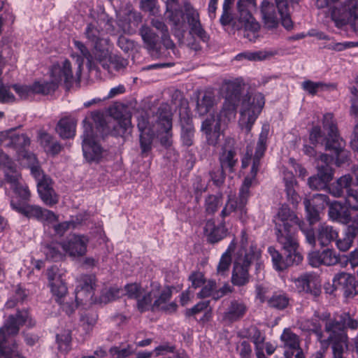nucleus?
Returning a JSON list of instances; mask_svg holds the SVG:
<instances>
[{"instance_id":"4c0bfd02","label":"nucleus","mask_w":358,"mask_h":358,"mask_svg":"<svg viewBox=\"0 0 358 358\" xmlns=\"http://www.w3.org/2000/svg\"><path fill=\"white\" fill-rule=\"evenodd\" d=\"M236 245V243L234 239L228 246L227 250L222 254L217 266V275L223 276L228 272L231 264V254L235 250Z\"/></svg>"},{"instance_id":"473e14b6","label":"nucleus","mask_w":358,"mask_h":358,"mask_svg":"<svg viewBox=\"0 0 358 358\" xmlns=\"http://www.w3.org/2000/svg\"><path fill=\"white\" fill-rule=\"evenodd\" d=\"M204 231L210 243H217L222 240L227 234V230L223 224L215 226L213 220H208L205 224Z\"/></svg>"},{"instance_id":"a19ab883","label":"nucleus","mask_w":358,"mask_h":358,"mask_svg":"<svg viewBox=\"0 0 358 358\" xmlns=\"http://www.w3.org/2000/svg\"><path fill=\"white\" fill-rule=\"evenodd\" d=\"M273 54L271 52L266 50H259L255 52H244L237 55L235 57L237 61H242L246 59L248 61H263L271 57Z\"/></svg>"},{"instance_id":"b1692460","label":"nucleus","mask_w":358,"mask_h":358,"mask_svg":"<svg viewBox=\"0 0 358 358\" xmlns=\"http://www.w3.org/2000/svg\"><path fill=\"white\" fill-rule=\"evenodd\" d=\"M93 45V59L94 58L103 68H107L111 45L108 38H102L92 43Z\"/></svg>"},{"instance_id":"c9c22d12","label":"nucleus","mask_w":358,"mask_h":358,"mask_svg":"<svg viewBox=\"0 0 358 358\" xmlns=\"http://www.w3.org/2000/svg\"><path fill=\"white\" fill-rule=\"evenodd\" d=\"M357 235V230L352 225H349L343 238L336 239V245L342 252L348 251L352 245L353 241Z\"/></svg>"},{"instance_id":"680f3d73","label":"nucleus","mask_w":358,"mask_h":358,"mask_svg":"<svg viewBox=\"0 0 358 358\" xmlns=\"http://www.w3.org/2000/svg\"><path fill=\"white\" fill-rule=\"evenodd\" d=\"M98 315L94 312H88L81 316L82 325L86 331H90L96 324Z\"/></svg>"},{"instance_id":"4468645a","label":"nucleus","mask_w":358,"mask_h":358,"mask_svg":"<svg viewBox=\"0 0 358 358\" xmlns=\"http://www.w3.org/2000/svg\"><path fill=\"white\" fill-rule=\"evenodd\" d=\"M358 14V0H341L331 10V18L337 27L347 24L352 15Z\"/></svg>"},{"instance_id":"5fc2aeb1","label":"nucleus","mask_w":358,"mask_h":358,"mask_svg":"<svg viewBox=\"0 0 358 358\" xmlns=\"http://www.w3.org/2000/svg\"><path fill=\"white\" fill-rule=\"evenodd\" d=\"M305 208L307 213V218L310 222V224L315 223L319 220V213L318 209L315 205L311 203V201L308 199H306L303 201Z\"/></svg>"},{"instance_id":"79ce46f5","label":"nucleus","mask_w":358,"mask_h":358,"mask_svg":"<svg viewBox=\"0 0 358 358\" xmlns=\"http://www.w3.org/2000/svg\"><path fill=\"white\" fill-rule=\"evenodd\" d=\"M289 301V297L285 293L275 292L267 299V304L270 308L283 310L287 307Z\"/></svg>"},{"instance_id":"f704fd0d","label":"nucleus","mask_w":358,"mask_h":358,"mask_svg":"<svg viewBox=\"0 0 358 358\" xmlns=\"http://www.w3.org/2000/svg\"><path fill=\"white\" fill-rule=\"evenodd\" d=\"M76 122L69 118L61 119L56 127V131L62 138H71L76 135Z\"/></svg>"},{"instance_id":"58836bf2","label":"nucleus","mask_w":358,"mask_h":358,"mask_svg":"<svg viewBox=\"0 0 358 358\" xmlns=\"http://www.w3.org/2000/svg\"><path fill=\"white\" fill-rule=\"evenodd\" d=\"M337 237L338 232L332 227L327 224L320 225L317 229V240L321 246L328 245Z\"/></svg>"},{"instance_id":"864d4df0","label":"nucleus","mask_w":358,"mask_h":358,"mask_svg":"<svg viewBox=\"0 0 358 358\" xmlns=\"http://www.w3.org/2000/svg\"><path fill=\"white\" fill-rule=\"evenodd\" d=\"M113 127L117 134H124L131 126V117L129 116H121L117 118Z\"/></svg>"},{"instance_id":"423d86ee","label":"nucleus","mask_w":358,"mask_h":358,"mask_svg":"<svg viewBox=\"0 0 358 358\" xmlns=\"http://www.w3.org/2000/svg\"><path fill=\"white\" fill-rule=\"evenodd\" d=\"M24 164L37 182L38 192L43 201L49 206L57 203L59 197L52 188V179L43 173L36 155L24 150Z\"/></svg>"},{"instance_id":"37998d69","label":"nucleus","mask_w":358,"mask_h":358,"mask_svg":"<svg viewBox=\"0 0 358 358\" xmlns=\"http://www.w3.org/2000/svg\"><path fill=\"white\" fill-rule=\"evenodd\" d=\"M140 34L146 48L148 50H153L155 48L158 40L157 35L147 26H143L141 28Z\"/></svg>"},{"instance_id":"1a4fd4ad","label":"nucleus","mask_w":358,"mask_h":358,"mask_svg":"<svg viewBox=\"0 0 358 358\" xmlns=\"http://www.w3.org/2000/svg\"><path fill=\"white\" fill-rule=\"evenodd\" d=\"M322 320L324 326V332L329 335L331 342H337V339L343 338L344 343L348 346V336L346 329L356 330L358 328V320L349 313H344L337 320L331 317L330 314L324 315Z\"/></svg>"},{"instance_id":"bb28decb","label":"nucleus","mask_w":358,"mask_h":358,"mask_svg":"<svg viewBox=\"0 0 358 358\" xmlns=\"http://www.w3.org/2000/svg\"><path fill=\"white\" fill-rule=\"evenodd\" d=\"M0 144L6 148L21 151L22 148V134L16 129H11L0 135Z\"/></svg>"},{"instance_id":"393cba45","label":"nucleus","mask_w":358,"mask_h":358,"mask_svg":"<svg viewBox=\"0 0 358 358\" xmlns=\"http://www.w3.org/2000/svg\"><path fill=\"white\" fill-rule=\"evenodd\" d=\"M247 309V306L243 301L232 300L224 313L223 320L229 322H236L245 315Z\"/></svg>"},{"instance_id":"3c124183","label":"nucleus","mask_w":358,"mask_h":358,"mask_svg":"<svg viewBox=\"0 0 358 358\" xmlns=\"http://www.w3.org/2000/svg\"><path fill=\"white\" fill-rule=\"evenodd\" d=\"M222 204V199L221 196L210 195L206 199V211L208 214H213L217 210Z\"/></svg>"},{"instance_id":"49530a36","label":"nucleus","mask_w":358,"mask_h":358,"mask_svg":"<svg viewBox=\"0 0 358 358\" xmlns=\"http://www.w3.org/2000/svg\"><path fill=\"white\" fill-rule=\"evenodd\" d=\"M166 12L169 13V18L177 25L180 20L182 11L177 0L166 1Z\"/></svg>"},{"instance_id":"c85d7f7f","label":"nucleus","mask_w":358,"mask_h":358,"mask_svg":"<svg viewBox=\"0 0 358 358\" xmlns=\"http://www.w3.org/2000/svg\"><path fill=\"white\" fill-rule=\"evenodd\" d=\"M257 4L255 0H239L237 2L238 16L234 22H248L255 20L252 13L256 10Z\"/></svg>"},{"instance_id":"bf43d9fd","label":"nucleus","mask_w":358,"mask_h":358,"mask_svg":"<svg viewBox=\"0 0 358 358\" xmlns=\"http://www.w3.org/2000/svg\"><path fill=\"white\" fill-rule=\"evenodd\" d=\"M59 248H62L61 243L47 246L44 250L46 257L55 262L62 259L63 254L60 252Z\"/></svg>"},{"instance_id":"f257e3e1","label":"nucleus","mask_w":358,"mask_h":358,"mask_svg":"<svg viewBox=\"0 0 358 358\" xmlns=\"http://www.w3.org/2000/svg\"><path fill=\"white\" fill-rule=\"evenodd\" d=\"M241 85V80L238 79L224 80L225 99L217 118L212 116L202 122L201 131L210 145L217 144L221 135V124H227L235 119Z\"/></svg>"},{"instance_id":"6e6d98bb","label":"nucleus","mask_w":358,"mask_h":358,"mask_svg":"<svg viewBox=\"0 0 358 358\" xmlns=\"http://www.w3.org/2000/svg\"><path fill=\"white\" fill-rule=\"evenodd\" d=\"M217 289V284L214 280H208L205 281V283L202 285L201 291L197 294V297L200 299L212 296Z\"/></svg>"},{"instance_id":"7ed1b4c3","label":"nucleus","mask_w":358,"mask_h":358,"mask_svg":"<svg viewBox=\"0 0 358 358\" xmlns=\"http://www.w3.org/2000/svg\"><path fill=\"white\" fill-rule=\"evenodd\" d=\"M78 67L73 74L71 64L64 59L55 64L50 71V80L36 81L32 85L24 87V99L31 97L35 94H49L54 92L59 85L64 82L67 86L73 82H79L81 77L83 59H78Z\"/></svg>"},{"instance_id":"5701e85b","label":"nucleus","mask_w":358,"mask_h":358,"mask_svg":"<svg viewBox=\"0 0 358 358\" xmlns=\"http://www.w3.org/2000/svg\"><path fill=\"white\" fill-rule=\"evenodd\" d=\"M158 124L161 127L160 142L161 144L169 148L172 144V118L169 111L160 112L158 117Z\"/></svg>"},{"instance_id":"de8ad7c7","label":"nucleus","mask_w":358,"mask_h":358,"mask_svg":"<svg viewBox=\"0 0 358 358\" xmlns=\"http://www.w3.org/2000/svg\"><path fill=\"white\" fill-rule=\"evenodd\" d=\"M328 113H327V115ZM326 115V114L324 115V117H323V126H324V116ZM324 128L325 129H327L328 130V136H329V138H323V137L322 136V134H321V129L319 127H314L310 133V141H311V143L313 144V145H317L318 143H320V141H325L326 143H325V147L327 148V143L328 141H329L331 144H333V138L329 135V132H330V130H329V126H327V127H324ZM321 143L322 144V142H321Z\"/></svg>"},{"instance_id":"f3484780","label":"nucleus","mask_w":358,"mask_h":358,"mask_svg":"<svg viewBox=\"0 0 358 358\" xmlns=\"http://www.w3.org/2000/svg\"><path fill=\"white\" fill-rule=\"evenodd\" d=\"M151 287H152V294L154 301L152 306V310H156L162 309L167 312H173L176 310L177 305L174 302L166 303L170 300L172 292L169 287H162L158 283H152Z\"/></svg>"},{"instance_id":"e2e57ef3","label":"nucleus","mask_w":358,"mask_h":358,"mask_svg":"<svg viewBox=\"0 0 358 358\" xmlns=\"http://www.w3.org/2000/svg\"><path fill=\"white\" fill-rule=\"evenodd\" d=\"M85 35L92 43L103 38V33L98 29L97 25L92 23L87 25Z\"/></svg>"},{"instance_id":"c03bdc74","label":"nucleus","mask_w":358,"mask_h":358,"mask_svg":"<svg viewBox=\"0 0 358 358\" xmlns=\"http://www.w3.org/2000/svg\"><path fill=\"white\" fill-rule=\"evenodd\" d=\"M245 205H240V199L236 200L234 198L229 196V199L225 206L221 211V216L224 218L234 211H239L241 215L246 213Z\"/></svg>"},{"instance_id":"2eb2a0df","label":"nucleus","mask_w":358,"mask_h":358,"mask_svg":"<svg viewBox=\"0 0 358 358\" xmlns=\"http://www.w3.org/2000/svg\"><path fill=\"white\" fill-rule=\"evenodd\" d=\"M64 275V272L55 266H51L47 271L49 287L58 303H62V299L66 298L68 293Z\"/></svg>"},{"instance_id":"4be33fe9","label":"nucleus","mask_w":358,"mask_h":358,"mask_svg":"<svg viewBox=\"0 0 358 358\" xmlns=\"http://www.w3.org/2000/svg\"><path fill=\"white\" fill-rule=\"evenodd\" d=\"M185 11L187 22L190 27V33L197 36L203 43H207L209 36L201 26L199 12L190 5L185 6Z\"/></svg>"},{"instance_id":"412c9836","label":"nucleus","mask_w":358,"mask_h":358,"mask_svg":"<svg viewBox=\"0 0 358 358\" xmlns=\"http://www.w3.org/2000/svg\"><path fill=\"white\" fill-rule=\"evenodd\" d=\"M308 261L313 267H317L321 264L334 266L340 262V255L332 249H326L322 252L315 250L308 254Z\"/></svg>"},{"instance_id":"6e6552de","label":"nucleus","mask_w":358,"mask_h":358,"mask_svg":"<svg viewBox=\"0 0 358 358\" xmlns=\"http://www.w3.org/2000/svg\"><path fill=\"white\" fill-rule=\"evenodd\" d=\"M277 241L285 252V257H283L274 247L268 248V252L271 257L273 268L276 271L285 270L291 265L298 264L302 261L303 257L298 251L297 239H289V238L280 235V237H277Z\"/></svg>"},{"instance_id":"2f4dec72","label":"nucleus","mask_w":358,"mask_h":358,"mask_svg":"<svg viewBox=\"0 0 358 358\" xmlns=\"http://www.w3.org/2000/svg\"><path fill=\"white\" fill-rule=\"evenodd\" d=\"M216 105L215 95L212 92L206 91L199 97L196 101V110L201 116L209 113Z\"/></svg>"},{"instance_id":"9d476101","label":"nucleus","mask_w":358,"mask_h":358,"mask_svg":"<svg viewBox=\"0 0 358 358\" xmlns=\"http://www.w3.org/2000/svg\"><path fill=\"white\" fill-rule=\"evenodd\" d=\"M278 13L275 10L273 4L268 1H264L261 6V13L265 26L273 29L278 27L279 19L278 14L280 16L282 25L287 30L292 29L293 23L290 17L287 2L285 0H276Z\"/></svg>"},{"instance_id":"13d9d810","label":"nucleus","mask_w":358,"mask_h":358,"mask_svg":"<svg viewBox=\"0 0 358 358\" xmlns=\"http://www.w3.org/2000/svg\"><path fill=\"white\" fill-rule=\"evenodd\" d=\"M57 342L60 351L66 352L69 350L71 336L69 330L64 331L62 334L57 335Z\"/></svg>"},{"instance_id":"0eeeda50","label":"nucleus","mask_w":358,"mask_h":358,"mask_svg":"<svg viewBox=\"0 0 358 358\" xmlns=\"http://www.w3.org/2000/svg\"><path fill=\"white\" fill-rule=\"evenodd\" d=\"M0 168L3 169L6 182L10 187V206L17 213H22L21 172L14 167L10 159L1 150Z\"/></svg>"},{"instance_id":"cd10ccee","label":"nucleus","mask_w":358,"mask_h":358,"mask_svg":"<svg viewBox=\"0 0 358 358\" xmlns=\"http://www.w3.org/2000/svg\"><path fill=\"white\" fill-rule=\"evenodd\" d=\"M329 216L332 220L344 224H348L352 220L349 209L338 201L329 204Z\"/></svg>"},{"instance_id":"20e7f679","label":"nucleus","mask_w":358,"mask_h":358,"mask_svg":"<svg viewBox=\"0 0 358 358\" xmlns=\"http://www.w3.org/2000/svg\"><path fill=\"white\" fill-rule=\"evenodd\" d=\"M327 126H329V135L333 138V144L329 141H327V150L332 151L333 153L331 155L327 154L320 155L317 175L329 184L334 178L333 169L329 164L334 159L338 165L343 163L348 159L349 152L344 149V143L338 136L337 127L334 124L332 114L324 116V127Z\"/></svg>"},{"instance_id":"338daca9","label":"nucleus","mask_w":358,"mask_h":358,"mask_svg":"<svg viewBox=\"0 0 358 358\" xmlns=\"http://www.w3.org/2000/svg\"><path fill=\"white\" fill-rule=\"evenodd\" d=\"M73 43L77 50L80 52L83 57L87 60L89 66L91 68L93 63V55L90 52L88 48L85 45V44L77 40H74Z\"/></svg>"},{"instance_id":"f03ea898","label":"nucleus","mask_w":358,"mask_h":358,"mask_svg":"<svg viewBox=\"0 0 358 358\" xmlns=\"http://www.w3.org/2000/svg\"><path fill=\"white\" fill-rule=\"evenodd\" d=\"M262 251L255 241L248 235L245 230L241 232L238 248L236 253L231 275V282L236 286H243L250 280L249 268L255 264L257 269L262 266L261 262Z\"/></svg>"},{"instance_id":"f8f14e48","label":"nucleus","mask_w":358,"mask_h":358,"mask_svg":"<svg viewBox=\"0 0 358 358\" xmlns=\"http://www.w3.org/2000/svg\"><path fill=\"white\" fill-rule=\"evenodd\" d=\"M274 222L275 224L276 236H282L289 239H296L295 236V227H301L300 221L295 213L285 205L279 209Z\"/></svg>"},{"instance_id":"e433bc0d","label":"nucleus","mask_w":358,"mask_h":358,"mask_svg":"<svg viewBox=\"0 0 358 358\" xmlns=\"http://www.w3.org/2000/svg\"><path fill=\"white\" fill-rule=\"evenodd\" d=\"M280 341L282 343V347L289 352L299 350L300 340L299 336L292 332L290 329H285L280 336Z\"/></svg>"},{"instance_id":"4d7b16f0","label":"nucleus","mask_w":358,"mask_h":358,"mask_svg":"<svg viewBox=\"0 0 358 358\" xmlns=\"http://www.w3.org/2000/svg\"><path fill=\"white\" fill-rule=\"evenodd\" d=\"M120 295V290L116 287H110L105 289L102 291L99 297L100 302L107 303L112 301L115 300Z\"/></svg>"},{"instance_id":"dca6fc26","label":"nucleus","mask_w":358,"mask_h":358,"mask_svg":"<svg viewBox=\"0 0 358 358\" xmlns=\"http://www.w3.org/2000/svg\"><path fill=\"white\" fill-rule=\"evenodd\" d=\"M89 238L85 235L71 234L61 243L63 251L71 257H80L87 252Z\"/></svg>"},{"instance_id":"7c9ffc66","label":"nucleus","mask_w":358,"mask_h":358,"mask_svg":"<svg viewBox=\"0 0 358 358\" xmlns=\"http://www.w3.org/2000/svg\"><path fill=\"white\" fill-rule=\"evenodd\" d=\"M352 178L347 174L339 178L336 182L328 185L327 189L329 193L336 198L341 197L343 195L344 190L346 192L352 185Z\"/></svg>"},{"instance_id":"ea45409f","label":"nucleus","mask_w":358,"mask_h":358,"mask_svg":"<svg viewBox=\"0 0 358 358\" xmlns=\"http://www.w3.org/2000/svg\"><path fill=\"white\" fill-rule=\"evenodd\" d=\"M180 122L182 127L181 138L182 143L186 146H190L193 143L194 135V127L192 120L189 117H182Z\"/></svg>"},{"instance_id":"39448f33","label":"nucleus","mask_w":358,"mask_h":358,"mask_svg":"<svg viewBox=\"0 0 358 358\" xmlns=\"http://www.w3.org/2000/svg\"><path fill=\"white\" fill-rule=\"evenodd\" d=\"M236 79L241 80V87L239 94V101L236 106L240 103V117L238 124L242 129L249 132L265 104L264 95L260 92L247 94L241 96L244 83L242 78Z\"/></svg>"},{"instance_id":"69168bd1","label":"nucleus","mask_w":358,"mask_h":358,"mask_svg":"<svg viewBox=\"0 0 358 358\" xmlns=\"http://www.w3.org/2000/svg\"><path fill=\"white\" fill-rule=\"evenodd\" d=\"M308 184L310 188L315 190L327 189L328 186V184L317 175L310 177Z\"/></svg>"},{"instance_id":"a878e982","label":"nucleus","mask_w":358,"mask_h":358,"mask_svg":"<svg viewBox=\"0 0 358 358\" xmlns=\"http://www.w3.org/2000/svg\"><path fill=\"white\" fill-rule=\"evenodd\" d=\"M233 28L237 31H243V35L250 41H255L259 37V24L256 20L248 22H233Z\"/></svg>"},{"instance_id":"a18cd8bd","label":"nucleus","mask_w":358,"mask_h":358,"mask_svg":"<svg viewBox=\"0 0 358 358\" xmlns=\"http://www.w3.org/2000/svg\"><path fill=\"white\" fill-rule=\"evenodd\" d=\"M345 204L348 208L354 211H358V185L353 184L350 186L346 192Z\"/></svg>"},{"instance_id":"603ef678","label":"nucleus","mask_w":358,"mask_h":358,"mask_svg":"<svg viewBox=\"0 0 358 358\" xmlns=\"http://www.w3.org/2000/svg\"><path fill=\"white\" fill-rule=\"evenodd\" d=\"M155 131L140 134V146L141 153L147 155L152 149Z\"/></svg>"},{"instance_id":"6ab92c4d","label":"nucleus","mask_w":358,"mask_h":358,"mask_svg":"<svg viewBox=\"0 0 358 358\" xmlns=\"http://www.w3.org/2000/svg\"><path fill=\"white\" fill-rule=\"evenodd\" d=\"M326 314L327 313H323L321 317L315 316L311 319L303 320L300 324V327L302 330L314 333L322 347L324 348H327L331 343V341H329V335H327V337L325 338L324 334L325 332L324 331H322V324L320 322V320L323 322L322 317L324 315ZM322 323L324 324V322Z\"/></svg>"},{"instance_id":"ddd939ff","label":"nucleus","mask_w":358,"mask_h":358,"mask_svg":"<svg viewBox=\"0 0 358 358\" xmlns=\"http://www.w3.org/2000/svg\"><path fill=\"white\" fill-rule=\"evenodd\" d=\"M83 152L85 160L92 163L99 162L103 157L105 150L95 139L92 126L84 121L83 135Z\"/></svg>"},{"instance_id":"774afa93","label":"nucleus","mask_w":358,"mask_h":358,"mask_svg":"<svg viewBox=\"0 0 358 358\" xmlns=\"http://www.w3.org/2000/svg\"><path fill=\"white\" fill-rule=\"evenodd\" d=\"M310 200L317 208L323 209L325 206L331 204L328 196L323 194H315Z\"/></svg>"},{"instance_id":"aec40b11","label":"nucleus","mask_w":358,"mask_h":358,"mask_svg":"<svg viewBox=\"0 0 358 358\" xmlns=\"http://www.w3.org/2000/svg\"><path fill=\"white\" fill-rule=\"evenodd\" d=\"M22 322V317L20 312H18L15 315H10L3 326L0 328V355L3 354L8 337L15 336L19 332Z\"/></svg>"},{"instance_id":"8fccbe9b","label":"nucleus","mask_w":358,"mask_h":358,"mask_svg":"<svg viewBox=\"0 0 358 358\" xmlns=\"http://www.w3.org/2000/svg\"><path fill=\"white\" fill-rule=\"evenodd\" d=\"M354 280H355V278L352 275L345 272H341L334 275L333 278V285L336 288L341 287L343 289L350 284V282H354Z\"/></svg>"},{"instance_id":"c756f323","label":"nucleus","mask_w":358,"mask_h":358,"mask_svg":"<svg viewBox=\"0 0 358 358\" xmlns=\"http://www.w3.org/2000/svg\"><path fill=\"white\" fill-rule=\"evenodd\" d=\"M301 87L309 95L315 96L320 92L335 90L337 86L335 83L314 82L310 80H306L301 83Z\"/></svg>"},{"instance_id":"09e8293b","label":"nucleus","mask_w":358,"mask_h":358,"mask_svg":"<svg viewBox=\"0 0 358 358\" xmlns=\"http://www.w3.org/2000/svg\"><path fill=\"white\" fill-rule=\"evenodd\" d=\"M154 299L152 294V287H151V290L143 293V290L142 291V294L137 299V307L138 309L141 312H144L150 309L152 310V299Z\"/></svg>"},{"instance_id":"a211bd4d","label":"nucleus","mask_w":358,"mask_h":358,"mask_svg":"<svg viewBox=\"0 0 358 358\" xmlns=\"http://www.w3.org/2000/svg\"><path fill=\"white\" fill-rule=\"evenodd\" d=\"M291 280L299 292L308 293L314 297L318 296L321 293L317 277L313 273H305L297 278L293 277Z\"/></svg>"},{"instance_id":"72a5a7b5","label":"nucleus","mask_w":358,"mask_h":358,"mask_svg":"<svg viewBox=\"0 0 358 358\" xmlns=\"http://www.w3.org/2000/svg\"><path fill=\"white\" fill-rule=\"evenodd\" d=\"M237 162L238 158L236 157V149L233 147L225 145L220 155V167L232 171Z\"/></svg>"},{"instance_id":"9b49d317","label":"nucleus","mask_w":358,"mask_h":358,"mask_svg":"<svg viewBox=\"0 0 358 358\" xmlns=\"http://www.w3.org/2000/svg\"><path fill=\"white\" fill-rule=\"evenodd\" d=\"M268 134V129L266 126H263L259 140L255 148V153L252 157V166L250 174L246 176L243 180V185L239 191L238 199H240V205H246L250 194V187L255 180L256 175L259 171L260 159L263 157L266 148V140Z\"/></svg>"},{"instance_id":"0e129e2a","label":"nucleus","mask_w":358,"mask_h":358,"mask_svg":"<svg viewBox=\"0 0 358 358\" xmlns=\"http://www.w3.org/2000/svg\"><path fill=\"white\" fill-rule=\"evenodd\" d=\"M43 208L38 206L26 204L24 203V216L40 219Z\"/></svg>"},{"instance_id":"052dcab7","label":"nucleus","mask_w":358,"mask_h":358,"mask_svg":"<svg viewBox=\"0 0 358 358\" xmlns=\"http://www.w3.org/2000/svg\"><path fill=\"white\" fill-rule=\"evenodd\" d=\"M95 285V276L93 275H82L78 279V287L93 292Z\"/></svg>"}]
</instances>
